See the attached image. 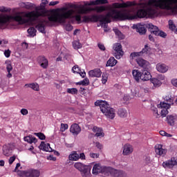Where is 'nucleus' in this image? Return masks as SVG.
I'll return each instance as SVG.
<instances>
[{"label": "nucleus", "mask_w": 177, "mask_h": 177, "mask_svg": "<svg viewBox=\"0 0 177 177\" xmlns=\"http://www.w3.org/2000/svg\"><path fill=\"white\" fill-rule=\"evenodd\" d=\"M110 167H106V166H102L100 163H96L93 167V174L97 175L99 174H109Z\"/></svg>", "instance_id": "0eeeda50"}, {"label": "nucleus", "mask_w": 177, "mask_h": 177, "mask_svg": "<svg viewBox=\"0 0 177 177\" xmlns=\"http://www.w3.org/2000/svg\"><path fill=\"white\" fill-rule=\"evenodd\" d=\"M74 167L78 169L80 171L82 170V169L84 167V165H82V163H80V162H77V163H75Z\"/></svg>", "instance_id": "de8ad7c7"}, {"label": "nucleus", "mask_w": 177, "mask_h": 177, "mask_svg": "<svg viewBox=\"0 0 177 177\" xmlns=\"http://www.w3.org/2000/svg\"><path fill=\"white\" fill-rule=\"evenodd\" d=\"M66 30L68 32H70L73 30V26L70 24H66Z\"/></svg>", "instance_id": "e2e57ef3"}, {"label": "nucleus", "mask_w": 177, "mask_h": 177, "mask_svg": "<svg viewBox=\"0 0 177 177\" xmlns=\"http://www.w3.org/2000/svg\"><path fill=\"white\" fill-rule=\"evenodd\" d=\"M135 3L132 1H127L123 3H113L112 6L113 8L111 10H116V9H120V8H127L129 7L134 6Z\"/></svg>", "instance_id": "9b49d317"}, {"label": "nucleus", "mask_w": 177, "mask_h": 177, "mask_svg": "<svg viewBox=\"0 0 177 177\" xmlns=\"http://www.w3.org/2000/svg\"><path fill=\"white\" fill-rule=\"evenodd\" d=\"M48 21H41L40 23H39L37 26H36V28L37 29V30L43 34L46 33V30H45V24H48Z\"/></svg>", "instance_id": "b1692460"}, {"label": "nucleus", "mask_w": 177, "mask_h": 177, "mask_svg": "<svg viewBox=\"0 0 177 177\" xmlns=\"http://www.w3.org/2000/svg\"><path fill=\"white\" fill-rule=\"evenodd\" d=\"M34 135L39 138L41 140H45L46 136L44 133H34Z\"/></svg>", "instance_id": "8fccbe9b"}, {"label": "nucleus", "mask_w": 177, "mask_h": 177, "mask_svg": "<svg viewBox=\"0 0 177 177\" xmlns=\"http://www.w3.org/2000/svg\"><path fill=\"white\" fill-rule=\"evenodd\" d=\"M10 53H11V52H10V50L9 49L6 50L4 51V55H5L6 57H7V58L10 57Z\"/></svg>", "instance_id": "0e129e2a"}, {"label": "nucleus", "mask_w": 177, "mask_h": 177, "mask_svg": "<svg viewBox=\"0 0 177 177\" xmlns=\"http://www.w3.org/2000/svg\"><path fill=\"white\" fill-rule=\"evenodd\" d=\"M167 123L170 126H174L175 125V122L176 120V118L175 116H174L172 115H167Z\"/></svg>", "instance_id": "473e14b6"}, {"label": "nucleus", "mask_w": 177, "mask_h": 177, "mask_svg": "<svg viewBox=\"0 0 177 177\" xmlns=\"http://www.w3.org/2000/svg\"><path fill=\"white\" fill-rule=\"evenodd\" d=\"M113 21H124L126 20H129V12L127 10H118V9H110L109 12L104 17L102 15V17L100 18L99 21L100 22L101 26L106 28L108 25L111 22V19Z\"/></svg>", "instance_id": "f257e3e1"}, {"label": "nucleus", "mask_w": 177, "mask_h": 177, "mask_svg": "<svg viewBox=\"0 0 177 177\" xmlns=\"http://www.w3.org/2000/svg\"><path fill=\"white\" fill-rule=\"evenodd\" d=\"M177 165V160L176 158H171L170 160H166L163 162V166L167 168H173L174 166Z\"/></svg>", "instance_id": "a211bd4d"}, {"label": "nucleus", "mask_w": 177, "mask_h": 177, "mask_svg": "<svg viewBox=\"0 0 177 177\" xmlns=\"http://www.w3.org/2000/svg\"><path fill=\"white\" fill-rule=\"evenodd\" d=\"M136 62L139 66L143 68L145 70H148L149 67V62L148 61L144 59L143 58L138 57L137 58Z\"/></svg>", "instance_id": "f3484780"}, {"label": "nucleus", "mask_w": 177, "mask_h": 177, "mask_svg": "<svg viewBox=\"0 0 177 177\" xmlns=\"http://www.w3.org/2000/svg\"><path fill=\"white\" fill-rule=\"evenodd\" d=\"M74 13L75 10L73 9L63 11L62 13L57 12L49 16L48 20L50 22L65 24L66 19H72L73 17Z\"/></svg>", "instance_id": "7ed1b4c3"}, {"label": "nucleus", "mask_w": 177, "mask_h": 177, "mask_svg": "<svg viewBox=\"0 0 177 177\" xmlns=\"http://www.w3.org/2000/svg\"><path fill=\"white\" fill-rule=\"evenodd\" d=\"M148 5L170 11L173 14L177 12V0H149Z\"/></svg>", "instance_id": "f03ea898"}, {"label": "nucleus", "mask_w": 177, "mask_h": 177, "mask_svg": "<svg viewBox=\"0 0 177 177\" xmlns=\"http://www.w3.org/2000/svg\"><path fill=\"white\" fill-rule=\"evenodd\" d=\"M11 8H6L5 6L0 7V12H10Z\"/></svg>", "instance_id": "4d7b16f0"}, {"label": "nucleus", "mask_w": 177, "mask_h": 177, "mask_svg": "<svg viewBox=\"0 0 177 177\" xmlns=\"http://www.w3.org/2000/svg\"><path fill=\"white\" fill-rule=\"evenodd\" d=\"M108 3H109L108 0H95V1H91L90 2L85 1L84 6L104 5V4H107Z\"/></svg>", "instance_id": "dca6fc26"}, {"label": "nucleus", "mask_w": 177, "mask_h": 177, "mask_svg": "<svg viewBox=\"0 0 177 177\" xmlns=\"http://www.w3.org/2000/svg\"><path fill=\"white\" fill-rule=\"evenodd\" d=\"M83 177H88L91 174L90 166H84L82 170L80 171Z\"/></svg>", "instance_id": "a878e982"}, {"label": "nucleus", "mask_w": 177, "mask_h": 177, "mask_svg": "<svg viewBox=\"0 0 177 177\" xmlns=\"http://www.w3.org/2000/svg\"><path fill=\"white\" fill-rule=\"evenodd\" d=\"M68 128V124H65V123H62L61 124V127H60V131L62 132H64L66 130H67Z\"/></svg>", "instance_id": "13d9d810"}, {"label": "nucleus", "mask_w": 177, "mask_h": 177, "mask_svg": "<svg viewBox=\"0 0 177 177\" xmlns=\"http://www.w3.org/2000/svg\"><path fill=\"white\" fill-rule=\"evenodd\" d=\"M168 113H169L168 109H163L160 110V116H162V118L166 117V115Z\"/></svg>", "instance_id": "864d4df0"}, {"label": "nucleus", "mask_w": 177, "mask_h": 177, "mask_svg": "<svg viewBox=\"0 0 177 177\" xmlns=\"http://www.w3.org/2000/svg\"><path fill=\"white\" fill-rule=\"evenodd\" d=\"M151 82L153 84L154 88L160 87L162 84L161 81L156 77L151 78Z\"/></svg>", "instance_id": "72a5a7b5"}, {"label": "nucleus", "mask_w": 177, "mask_h": 177, "mask_svg": "<svg viewBox=\"0 0 177 177\" xmlns=\"http://www.w3.org/2000/svg\"><path fill=\"white\" fill-rule=\"evenodd\" d=\"M80 159V155L77 152H73L69 155V160L71 161H77Z\"/></svg>", "instance_id": "58836bf2"}, {"label": "nucleus", "mask_w": 177, "mask_h": 177, "mask_svg": "<svg viewBox=\"0 0 177 177\" xmlns=\"http://www.w3.org/2000/svg\"><path fill=\"white\" fill-rule=\"evenodd\" d=\"M6 70L8 71V75H7V77L8 78H11L12 77V74L10 73L12 70V66L11 64H8L6 66Z\"/></svg>", "instance_id": "79ce46f5"}, {"label": "nucleus", "mask_w": 177, "mask_h": 177, "mask_svg": "<svg viewBox=\"0 0 177 177\" xmlns=\"http://www.w3.org/2000/svg\"><path fill=\"white\" fill-rule=\"evenodd\" d=\"M158 11L155 9H139L136 14L132 15L129 12V20H135L137 19H142L145 18L147 17H149L150 18H154L156 17H158Z\"/></svg>", "instance_id": "20e7f679"}, {"label": "nucleus", "mask_w": 177, "mask_h": 177, "mask_svg": "<svg viewBox=\"0 0 177 177\" xmlns=\"http://www.w3.org/2000/svg\"><path fill=\"white\" fill-rule=\"evenodd\" d=\"M89 77H100L102 75V71L100 68H95L93 70H91L88 72Z\"/></svg>", "instance_id": "6ab92c4d"}, {"label": "nucleus", "mask_w": 177, "mask_h": 177, "mask_svg": "<svg viewBox=\"0 0 177 177\" xmlns=\"http://www.w3.org/2000/svg\"><path fill=\"white\" fill-rule=\"evenodd\" d=\"M156 68L158 72L165 73L168 71L169 67L165 64L158 63L156 65Z\"/></svg>", "instance_id": "4be33fe9"}, {"label": "nucleus", "mask_w": 177, "mask_h": 177, "mask_svg": "<svg viewBox=\"0 0 177 177\" xmlns=\"http://www.w3.org/2000/svg\"><path fill=\"white\" fill-rule=\"evenodd\" d=\"M147 27L149 28V30L151 32V34H153L154 35H156V32H158L159 31V28L156 26H154L153 24H149L147 25Z\"/></svg>", "instance_id": "c756f323"}, {"label": "nucleus", "mask_w": 177, "mask_h": 177, "mask_svg": "<svg viewBox=\"0 0 177 177\" xmlns=\"http://www.w3.org/2000/svg\"><path fill=\"white\" fill-rule=\"evenodd\" d=\"M90 156L92 158H99V153H90Z\"/></svg>", "instance_id": "774afa93"}, {"label": "nucleus", "mask_w": 177, "mask_h": 177, "mask_svg": "<svg viewBox=\"0 0 177 177\" xmlns=\"http://www.w3.org/2000/svg\"><path fill=\"white\" fill-rule=\"evenodd\" d=\"M25 86L30 88L35 91H38L39 90V86L37 83L26 84Z\"/></svg>", "instance_id": "c9c22d12"}, {"label": "nucleus", "mask_w": 177, "mask_h": 177, "mask_svg": "<svg viewBox=\"0 0 177 177\" xmlns=\"http://www.w3.org/2000/svg\"><path fill=\"white\" fill-rule=\"evenodd\" d=\"M77 84L82 86H88L90 84V81L88 77H85L83 80L77 82Z\"/></svg>", "instance_id": "37998d69"}, {"label": "nucleus", "mask_w": 177, "mask_h": 177, "mask_svg": "<svg viewBox=\"0 0 177 177\" xmlns=\"http://www.w3.org/2000/svg\"><path fill=\"white\" fill-rule=\"evenodd\" d=\"M113 50H115L113 55L115 57V58L117 59H121L124 55L122 44L120 43H115L113 45Z\"/></svg>", "instance_id": "9d476101"}, {"label": "nucleus", "mask_w": 177, "mask_h": 177, "mask_svg": "<svg viewBox=\"0 0 177 177\" xmlns=\"http://www.w3.org/2000/svg\"><path fill=\"white\" fill-rule=\"evenodd\" d=\"M151 79V75L147 69H145L141 74V80L144 82L149 81Z\"/></svg>", "instance_id": "5701e85b"}, {"label": "nucleus", "mask_w": 177, "mask_h": 177, "mask_svg": "<svg viewBox=\"0 0 177 177\" xmlns=\"http://www.w3.org/2000/svg\"><path fill=\"white\" fill-rule=\"evenodd\" d=\"M171 84H173L174 87L177 88V78L171 79Z\"/></svg>", "instance_id": "69168bd1"}, {"label": "nucleus", "mask_w": 177, "mask_h": 177, "mask_svg": "<svg viewBox=\"0 0 177 177\" xmlns=\"http://www.w3.org/2000/svg\"><path fill=\"white\" fill-rule=\"evenodd\" d=\"M151 111H153V114L157 118H160V114L158 113L157 107L155 106H151Z\"/></svg>", "instance_id": "603ef678"}, {"label": "nucleus", "mask_w": 177, "mask_h": 177, "mask_svg": "<svg viewBox=\"0 0 177 177\" xmlns=\"http://www.w3.org/2000/svg\"><path fill=\"white\" fill-rule=\"evenodd\" d=\"M21 113L23 115H27L28 113V111L27 109L23 108V109H21Z\"/></svg>", "instance_id": "680f3d73"}, {"label": "nucleus", "mask_w": 177, "mask_h": 177, "mask_svg": "<svg viewBox=\"0 0 177 177\" xmlns=\"http://www.w3.org/2000/svg\"><path fill=\"white\" fill-rule=\"evenodd\" d=\"M40 147L41 149L43 148V150L45 151H50L52 150L50 144H45L44 141H41L40 144Z\"/></svg>", "instance_id": "f704fd0d"}, {"label": "nucleus", "mask_w": 177, "mask_h": 177, "mask_svg": "<svg viewBox=\"0 0 177 177\" xmlns=\"http://www.w3.org/2000/svg\"><path fill=\"white\" fill-rule=\"evenodd\" d=\"M109 173L113 177H127V174L124 170H118L117 169H111L110 167Z\"/></svg>", "instance_id": "ddd939ff"}, {"label": "nucleus", "mask_w": 177, "mask_h": 177, "mask_svg": "<svg viewBox=\"0 0 177 177\" xmlns=\"http://www.w3.org/2000/svg\"><path fill=\"white\" fill-rule=\"evenodd\" d=\"M21 177H39V170L32 169L31 170H24L21 172Z\"/></svg>", "instance_id": "1a4fd4ad"}, {"label": "nucleus", "mask_w": 177, "mask_h": 177, "mask_svg": "<svg viewBox=\"0 0 177 177\" xmlns=\"http://www.w3.org/2000/svg\"><path fill=\"white\" fill-rule=\"evenodd\" d=\"M151 51V48L149 46V44H145V48L140 52H133L130 55V58L133 59L134 57L144 56L145 55H149Z\"/></svg>", "instance_id": "6e6552de"}, {"label": "nucleus", "mask_w": 177, "mask_h": 177, "mask_svg": "<svg viewBox=\"0 0 177 177\" xmlns=\"http://www.w3.org/2000/svg\"><path fill=\"white\" fill-rule=\"evenodd\" d=\"M72 71H73V73H80V72H81V69L80 68L78 65H75L72 68Z\"/></svg>", "instance_id": "5fc2aeb1"}, {"label": "nucleus", "mask_w": 177, "mask_h": 177, "mask_svg": "<svg viewBox=\"0 0 177 177\" xmlns=\"http://www.w3.org/2000/svg\"><path fill=\"white\" fill-rule=\"evenodd\" d=\"M48 3V0H42L38 10L29 12L26 15V17L32 21H35L40 17H45L47 14L45 7Z\"/></svg>", "instance_id": "423d86ee"}, {"label": "nucleus", "mask_w": 177, "mask_h": 177, "mask_svg": "<svg viewBox=\"0 0 177 177\" xmlns=\"http://www.w3.org/2000/svg\"><path fill=\"white\" fill-rule=\"evenodd\" d=\"M169 28L171 30V31L174 32L175 34H177L176 26L171 19L169 20Z\"/></svg>", "instance_id": "4c0bfd02"}, {"label": "nucleus", "mask_w": 177, "mask_h": 177, "mask_svg": "<svg viewBox=\"0 0 177 177\" xmlns=\"http://www.w3.org/2000/svg\"><path fill=\"white\" fill-rule=\"evenodd\" d=\"M97 46L102 51H105L106 50V47L104 46V45L103 44L98 43Z\"/></svg>", "instance_id": "052dcab7"}, {"label": "nucleus", "mask_w": 177, "mask_h": 177, "mask_svg": "<svg viewBox=\"0 0 177 177\" xmlns=\"http://www.w3.org/2000/svg\"><path fill=\"white\" fill-rule=\"evenodd\" d=\"M96 106H100L102 113L106 116L107 118L113 120L115 117V110L111 107L109 104L106 101L97 100L95 102Z\"/></svg>", "instance_id": "39448f33"}, {"label": "nucleus", "mask_w": 177, "mask_h": 177, "mask_svg": "<svg viewBox=\"0 0 177 177\" xmlns=\"http://www.w3.org/2000/svg\"><path fill=\"white\" fill-rule=\"evenodd\" d=\"M93 132H95L96 133L103 131V130H102V129H101V127H97V126H95L93 127Z\"/></svg>", "instance_id": "bf43d9fd"}, {"label": "nucleus", "mask_w": 177, "mask_h": 177, "mask_svg": "<svg viewBox=\"0 0 177 177\" xmlns=\"http://www.w3.org/2000/svg\"><path fill=\"white\" fill-rule=\"evenodd\" d=\"M132 75L135 79V80L137 82H140V80H141L142 77V73L140 71H139L138 70H133L132 71Z\"/></svg>", "instance_id": "bb28decb"}, {"label": "nucleus", "mask_w": 177, "mask_h": 177, "mask_svg": "<svg viewBox=\"0 0 177 177\" xmlns=\"http://www.w3.org/2000/svg\"><path fill=\"white\" fill-rule=\"evenodd\" d=\"M115 33L117 36H118L119 39H124V35L122 33V32L120 30L115 29Z\"/></svg>", "instance_id": "3c124183"}, {"label": "nucleus", "mask_w": 177, "mask_h": 177, "mask_svg": "<svg viewBox=\"0 0 177 177\" xmlns=\"http://www.w3.org/2000/svg\"><path fill=\"white\" fill-rule=\"evenodd\" d=\"M128 111L126 109L120 108L118 111V115L122 118H125L128 116Z\"/></svg>", "instance_id": "cd10ccee"}, {"label": "nucleus", "mask_w": 177, "mask_h": 177, "mask_svg": "<svg viewBox=\"0 0 177 177\" xmlns=\"http://www.w3.org/2000/svg\"><path fill=\"white\" fill-rule=\"evenodd\" d=\"M92 8H84L82 7L80 10V14H86L87 12H92Z\"/></svg>", "instance_id": "49530a36"}, {"label": "nucleus", "mask_w": 177, "mask_h": 177, "mask_svg": "<svg viewBox=\"0 0 177 177\" xmlns=\"http://www.w3.org/2000/svg\"><path fill=\"white\" fill-rule=\"evenodd\" d=\"M133 28L136 29L137 32L140 35H145L147 32L145 26L142 24H135L133 25Z\"/></svg>", "instance_id": "393cba45"}, {"label": "nucleus", "mask_w": 177, "mask_h": 177, "mask_svg": "<svg viewBox=\"0 0 177 177\" xmlns=\"http://www.w3.org/2000/svg\"><path fill=\"white\" fill-rule=\"evenodd\" d=\"M3 154L8 157L10 156L12 153V151L9 148V147H3Z\"/></svg>", "instance_id": "c03bdc74"}, {"label": "nucleus", "mask_w": 177, "mask_h": 177, "mask_svg": "<svg viewBox=\"0 0 177 177\" xmlns=\"http://www.w3.org/2000/svg\"><path fill=\"white\" fill-rule=\"evenodd\" d=\"M118 64V60L114 58V57H111L107 61L106 66V67H113Z\"/></svg>", "instance_id": "c85d7f7f"}, {"label": "nucleus", "mask_w": 177, "mask_h": 177, "mask_svg": "<svg viewBox=\"0 0 177 177\" xmlns=\"http://www.w3.org/2000/svg\"><path fill=\"white\" fill-rule=\"evenodd\" d=\"M67 92L69 94L75 95V94H77L78 91L76 88H67Z\"/></svg>", "instance_id": "09e8293b"}, {"label": "nucleus", "mask_w": 177, "mask_h": 177, "mask_svg": "<svg viewBox=\"0 0 177 177\" xmlns=\"http://www.w3.org/2000/svg\"><path fill=\"white\" fill-rule=\"evenodd\" d=\"M165 100H166V102L170 103V104H174V99L171 98V95H166V97H165Z\"/></svg>", "instance_id": "6e6d98bb"}, {"label": "nucleus", "mask_w": 177, "mask_h": 177, "mask_svg": "<svg viewBox=\"0 0 177 177\" xmlns=\"http://www.w3.org/2000/svg\"><path fill=\"white\" fill-rule=\"evenodd\" d=\"M24 141L30 144L37 142V140L36 139V138L32 137L31 134H30V136H27L26 137H24Z\"/></svg>", "instance_id": "7c9ffc66"}, {"label": "nucleus", "mask_w": 177, "mask_h": 177, "mask_svg": "<svg viewBox=\"0 0 177 177\" xmlns=\"http://www.w3.org/2000/svg\"><path fill=\"white\" fill-rule=\"evenodd\" d=\"M95 136L97 137V138L104 137V133L103 131H101L100 133H96Z\"/></svg>", "instance_id": "338daca9"}, {"label": "nucleus", "mask_w": 177, "mask_h": 177, "mask_svg": "<svg viewBox=\"0 0 177 177\" xmlns=\"http://www.w3.org/2000/svg\"><path fill=\"white\" fill-rule=\"evenodd\" d=\"M37 62L42 68L47 69L48 67V60L44 55L39 56L37 57Z\"/></svg>", "instance_id": "4468645a"}, {"label": "nucleus", "mask_w": 177, "mask_h": 177, "mask_svg": "<svg viewBox=\"0 0 177 177\" xmlns=\"http://www.w3.org/2000/svg\"><path fill=\"white\" fill-rule=\"evenodd\" d=\"M155 149L158 156H165L167 153V149L163 148L162 144H157L155 147Z\"/></svg>", "instance_id": "2eb2a0df"}, {"label": "nucleus", "mask_w": 177, "mask_h": 177, "mask_svg": "<svg viewBox=\"0 0 177 177\" xmlns=\"http://www.w3.org/2000/svg\"><path fill=\"white\" fill-rule=\"evenodd\" d=\"M155 34L156 37H160L163 39H165L167 36V34L163 30H159V31H155Z\"/></svg>", "instance_id": "ea45409f"}, {"label": "nucleus", "mask_w": 177, "mask_h": 177, "mask_svg": "<svg viewBox=\"0 0 177 177\" xmlns=\"http://www.w3.org/2000/svg\"><path fill=\"white\" fill-rule=\"evenodd\" d=\"M171 107V104L165 102H160V104H158V108L162 109H169Z\"/></svg>", "instance_id": "e433bc0d"}, {"label": "nucleus", "mask_w": 177, "mask_h": 177, "mask_svg": "<svg viewBox=\"0 0 177 177\" xmlns=\"http://www.w3.org/2000/svg\"><path fill=\"white\" fill-rule=\"evenodd\" d=\"M81 127H80L79 124H77V123H74V124H72L70 129L71 133L75 136H77L81 132Z\"/></svg>", "instance_id": "aec40b11"}, {"label": "nucleus", "mask_w": 177, "mask_h": 177, "mask_svg": "<svg viewBox=\"0 0 177 177\" xmlns=\"http://www.w3.org/2000/svg\"><path fill=\"white\" fill-rule=\"evenodd\" d=\"M102 15H93L91 16H84L83 17V22L84 23H88V22H93L97 23L99 21L100 19L102 18Z\"/></svg>", "instance_id": "f8f14e48"}, {"label": "nucleus", "mask_w": 177, "mask_h": 177, "mask_svg": "<svg viewBox=\"0 0 177 177\" xmlns=\"http://www.w3.org/2000/svg\"><path fill=\"white\" fill-rule=\"evenodd\" d=\"M133 151V148L132 145H130V144H125L124 146L123 149V155L124 156H129L131 154Z\"/></svg>", "instance_id": "412c9836"}, {"label": "nucleus", "mask_w": 177, "mask_h": 177, "mask_svg": "<svg viewBox=\"0 0 177 177\" xmlns=\"http://www.w3.org/2000/svg\"><path fill=\"white\" fill-rule=\"evenodd\" d=\"M90 10L96 11L97 13H102L106 10V7L104 6H97L95 8H91Z\"/></svg>", "instance_id": "2f4dec72"}, {"label": "nucleus", "mask_w": 177, "mask_h": 177, "mask_svg": "<svg viewBox=\"0 0 177 177\" xmlns=\"http://www.w3.org/2000/svg\"><path fill=\"white\" fill-rule=\"evenodd\" d=\"M73 47L74 48V49L78 50V49L82 48V44L80 42L79 40H75V41H73Z\"/></svg>", "instance_id": "a19ab883"}, {"label": "nucleus", "mask_w": 177, "mask_h": 177, "mask_svg": "<svg viewBox=\"0 0 177 177\" xmlns=\"http://www.w3.org/2000/svg\"><path fill=\"white\" fill-rule=\"evenodd\" d=\"M28 32L31 37L36 36L37 30L34 27H30L28 29Z\"/></svg>", "instance_id": "a18cd8bd"}]
</instances>
